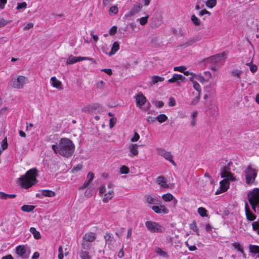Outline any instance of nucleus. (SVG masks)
Here are the masks:
<instances>
[{
	"label": "nucleus",
	"instance_id": "f257e3e1",
	"mask_svg": "<svg viewBox=\"0 0 259 259\" xmlns=\"http://www.w3.org/2000/svg\"><path fill=\"white\" fill-rule=\"evenodd\" d=\"M53 150L55 153L69 157L72 155L74 150V145L72 142L67 138H62L60 140L58 145H53Z\"/></svg>",
	"mask_w": 259,
	"mask_h": 259
},
{
	"label": "nucleus",
	"instance_id": "f03ea898",
	"mask_svg": "<svg viewBox=\"0 0 259 259\" xmlns=\"http://www.w3.org/2000/svg\"><path fill=\"white\" fill-rule=\"evenodd\" d=\"M37 172V169L36 168L28 170L25 175L19 178L18 183L19 185L25 189L31 187L37 182L36 180V177L38 176Z\"/></svg>",
	"mask_w": 259,
	"mask_h": 259
},
{
	"label": "nucleus",
	"instance_id": "7ed1b4c3",
	"mask_svg": "<svg viewBox=\"0 0 259 259\" xmlns=\"http://www.w3.org/2000/svg\"><path fill=\"white\" fill-rule=\"evenodd\" d=\"M248 201L252 209L255 211V207L259 206V189L255 188L248 193Z\"/></svg>",
	"mask_w": 259,
	"mask_h": 259
},
{
	"label": "nucleus",
	"instance_id": "20e7f679",
	"mask_svg": "<svg viewBox=\"0 0 259 259\" xmlns=\"http://www.w3.org/2000/svg\"><path fill=\"white\" fill-rule=\"evenodd\" d=\"M257 170L253 168L250 165L248 166L244 171L247 184L250 185L254 182L257 176Z\"/></svg>",
	"mask_w": 259,
	"mask_h": 259
},
{
	"label": "nucleus",
	"instance_id": "39448f33",
	"mask_svg": "<svg viewBox=\"0 0 259 259\" xmlns=\"http://www.w3.org/2000/svg\"><path fill=\"white\" fill-rule=\"evenodd\" d=\"M145 225L148 230L152 233H162L165 230L163 227L152 221L146 222Z\"/></svg>",
	"mask_w": 259,
	"mask_h": 259
},
{
	"label": "nucleus",
	"instance_id": "423d86ee",
	"mask_svg": "<svg viewBox=\"0 0 259 259\" xmlns=\"http://www.w3.org/2000/svg\"><path fill=\"white\" fill-rule=\"evenodd\" d=\"M225 53L218 54L214 56H212L204 60V62L206 63H222L224 62L226 57Z\"/></svg>",
	"mask_w": 259,
	"mask_h": 259
},
{
	"label": "nucleus",
	"instance_id": "0eeeda50",
	"mask_svg": "<svg viewBox=\"0 0 259 259\" xmlns=\"http://www.w3.org/2000/svg\"><path fill=\"white\" fill-rule=\"evenodd\" d=\"M16 253L22 258L26 259L29 257L30 251L24 245H19L16 248Z\"/></svg>",
	"mask_w": 259,
	"mask_h": 259
},
{
	"label": "nucleus",
	"instance_id": "6e6552de",
	"mask_svg": "<svg viewBox=\"0 0 259 259\" xmlns=\"http://www.w3.org/2000/svg\"><path fill=\"white\" fill-rule=\"evenodd\" d=\"M27 78L22 75L19 76L17 78L13 81L12 87L14 88L22 89L25 84Z\"/></svg>",
	"mask_w": 259,
	"mask_h": 259
},
{
	"label": "nucleus",
	"instance_id": "1a4fd4ad",
	"mask_svg": "<svg viewBox=\"0 0 259 259\" xmlns=\"http://www.w3.org/2000/svg\"><path fill=\"white\" fill-rule=\"evenodd\" d=\"M202 38V36L200 35H196L190 38L187 41L184 42L181 45L183 48H186L188 46H192L195 42L200 41Z\"/></svg>",
	"mask_w": 259,
	"mask_h": 259
},
{
	"label": "nucleus",
	"instance_id": "9d476101",
	"mask_svg": "<svg viewBox=\"0 0 259 259\" xmlns=\"http://www.w3.org/2000/svg\"><path fill=\"white\" fill-rule=\"evenodd\" d=\"M220 190H218L215 192L216 195L226 191L229 188L230 183L229 182L228 180H227L226 179H224V180H222L220 182Z\"/></svg>",
	"mask_w": 259,
	"mask_h": 259
},
{
	"label": "nucleus",
	"instance_id": "9b49d317",
	"mask_svg": "<svg viewBox=\"0 0 259 259\" xmlns=\"http://www.w3.org/2000/svg\"><path fill=\"white\" fill-rule=\"evenodd\" d=\"M152 209L156 213L166 214L168 212V209L163 205L153 206Z\"/></svg>",
	"mask_w": 259,
	"mask_h": 259
},
{
	"label": "nucleus",
	"instance_id": "f8f14e48",
	"mask_svg": "<svg viewBox=\"0 0 259 259\" xmlns=\"http://www.w3.org/2000/svg\"><path fill=\"white\" fill-rule=\"evenodd\" d=\"M146 202L150 204H158L160 200L156 196L146 195L145 196Z\"/></svg>",
	"mask_w": 259,
	"mask_h": 259
},
{
	"label": "nucleus",
	"instance_id": "ddd939ff",
	"mask_svg": "<svg viewBox=\"0 0 259 259\" xmlns=\"http://www.w3.org/2000/svg\"><path fill=\"white\" fill-rule=\"evenodd\" d=\"M186 77L182 74H174L172 77L168 80V82L169 83L180 82L184 81Z\"/></svg>",
	"mask_w": 259,
	"mask_h": 259
},
{
	"label": "nucleus",
	"instance_id": "4468645a",
	"mask_svg": "<svg viewBox=\"0 0 259 259\" xmlns=\"http://www.w3.org/2000/svg\"><path fill=\"white\" fill-rule=\"evenodd\" d=\"M135 98L136 99L137 105L139 107L142 106L146 101L145 97L141 93L137 95Z\"/></svg>",
	"mask_w": 259,
	"mask_h": 259
},
{
	"label": "nucleus",
	"instance_id": "2eb2a0df",
	"mask_svg": "<svg viewBox=\"0 0 259 259\" xmlns=\"http://www.w3.org/2000/svg\"><path fill=\"white\" fill-rule=\"evenodd\" d=\"M142 7V6L140 3L135 4L127 15L128 16H132L135 15L141 11Z\"/></svg>",
	"mask_w": 259,
	"mask_h": 259
},
{
	"label": "nucleus",
	"instance_id": "dca6fc26",
	"mask_svg": "<svg viewBox=\"0 0 259 259\" xmlns=\"http://www.w3.org/2000/svg\"><path fill=\"white\" fill-rule=\"evenodd\" d=\"M249 250L252 256L256 255L257 257H259V246L250 244Z\"/></svg>",
	"mask_w": 259,
	"mask_h": 259
},
{
	"label": "nucleus",
	"instance_id": "f3484780",
	"mask_svg": "<svg viewBox=\"0 0 259 259\" xmlns=\"http://www.w3.org/2000/svg\"><path fill=\"white\" fill-rule=\"evenodd\" d=\"M245 214L246 217V219L249 221H253L255 218L256 216L252 213L249 209L248 205L247 203L245 204Z\"/></svg>",
	"mask_w": 259,
	"mask_h": 259
},
{
	"label": "nucleus",
	"instance_id": "a211bd4d",
	"mask_svg": "<svg viewBox=\"0 0 259 259\" xmlns=\"http://www.w3.org/2000/svg\"><path fill=\"white\" fill-rule=\"evenodd\" d=\"M221 176L222 178L226 179L228 180L231 181L235 180V178L233 177L232 174L230 171L222 169L221 172Z\"/></svg>",
	"mask_w": 259,
	"mask_h": 259
},
{
	"label": "nucleus",
	"instance_id": "6ab92c4d",
	"mask_svg": "<svg viewBox=\"0 0 259 259\" xmlns=\"http://www.w3.org/2000/svg\"><path fill=\"white\" fill-rule=\"evenodd\" d=\"M138 145L137 144H132L128 147L129 151L130 152V156L133 157L137 156L138 154Z\"/></svg>",
	"mask_w": 259,
	"mask_h": 259
},
{
	"label": "nucleus",
	"instance_id": "aec40b11",
	"mask_svg": "<svg viewBox=\"0 0 259 259\" xmlns=\"http://www.w3.org/2000/svg\"><path fill=\"white\" fill-rule=\"evenodd\" d=\"M51 80L52 81V85L53 87L59 90L62 89L61 82L58 80L55 76L52 77Z\"/></svg>",
	"mask_w": 259,
	"mask_h": 259
},
{
	"label": "nucleus",
	"instance_id": "412c9836",
	"mask_svg": "<svg viewBox=\"0 0 259 259\" xmlns=\"http://www.w3.org/2000/svg\"><path fill=\"white\" fill-rule=\"evenodd\" d=\"M96 236L93 232H90L84 234L83 236V240L88 242H92L96 239Z\"/></svg>",
	"mask_w": 259,
	"mask_h": 259
},
{
	"label": "nucleus",
	"instance_id": "4be33fe9",
	"mask_svg": "<svg viewBox=\"0 0 259 259\" xmlns=\"http://www.w3.org/2000/svg\"><path fill=\"white\" fill-rule=\"evenodd\" d=\"M156 182L158 185H160L161 187L164 188L168 187V185L166 184V180L163 176L158 177L157 178Z\"/></svg>",
	"mask_w": 259,
	"mask_h": 259
},
{
	"label": "nucleus",
	"instance_id": "5701e85b",
	"mask_svg": "<svg viewBox=\"0 0 259 259\" xmlns=\"http://www.w3.org/2000/svg\"><path fill=\"white\" fill-rule=\"evenodd\" d=\"M81 61L80 57H74L70 55L66 60V64H72Z\"/></svg>",
	"mask_w": 259,
	"mask_h": 259
},
{
	"label": "nucleus",
	"instance_id": "b1692460",
	"mask_svg": "<svg viewBox=\"0 0 259 259\" xmlns=\"http://www.w3.org/2000/svg\"><path fill=\"white\" fill-rule=\"evenodd\" d=\"M119 49V45L117 41H115L112 46L110 52L109 53L110 56L115 54L116 52Z\"/></svg>",
	"mask_w": 259,
	"mask_h": 259
},
{
	"label": "nucleus",
	"instance_id": "393cba45",
	"mask_svg": "<svg viewBox=\"0 0 259 259\" xmlns=\"http://www.w3.org/2000/svg\"><path fill=\"white\" fill-rule=\"evenodd\" d=\"M35 206L31 205H23L21 207V210L24 212H30L33 211Z\"/></svg>",
	"mask_w": 259,
	"mask_h": 259
},
{
	"label": "nucleus",
	"instance_id": "a878e982",
	"mask_svg": "<svg viewBox=\"0 0 259 259\" xmlns=\"http://www.w3.org/2000/svg\"><path fill=\"white\" fill-rule=\"evenodd\" d=\"M29 231L32 234L35 239H39L41 238L40 233L37 231L35 228L31 227L29 229Z\"/></svg>",
	"mask_w": 259,
	"mask_h": 259
},
{
	"label": "nucleus",
	"instance_id": "bb28decb",
	"mask_svg": "<svg viewBox=\"0 0 259 259\" xmlns=\"http://www.w3.org/2000/svg\"><path fill=\"white\" fill-rule=\"evenodd\" d=\"M113 190H110L108 193L105 194L103 201L104 202H107L113 197Z\"/></svg>",
	"mask_w": 259,
	"mask_h": 259
},
{
	"label": "nucleus",
	"instance_id": "cd10ccee",
	"mask_svg": "<svg viewBox=\"0 0 259 259\" xmlns=\"http://www.w3.org/2000/svg\"><path fill=\"white\" fill-rule=\"evenodd\" d=\"M162 198L166 202L170 201L171 200H172L174 199V201L177 202V200L174 198V196L170 193H167L165 194H164L162 196Z\"/></svg>",
	"mask_w": 259,
	"mask_h": 259
},
{
	"label": "nucleus",
	"instance_id": "c85d7f7f",
	"mask_svg": "<svg viewBox=\"0 0 259 259\" xmlns=\"http://www.w3.org/2000/svg\"><path fill=\"white\" fill-rule=\"evenodd\" d=\"M95 105H87L81 108V111L84 112H93L94 109H95Z\"/></svg>",
	"mask_w": 259,
	"mask_h": 259
},
{
	"label": "nucleus",
	"instance_id": "c756f323",
	"mask_svg": "<svg viewBox=\"0 0 259 259\" xmlns=\"http://www.w3.org/2000/svg\"><path fill=\"white\" fill-rule=\"evenodd\" d=\"M163 157L167 160L170 161L173 165H176V164L175 162L173 160V156L171 154L170 152L167 151L165 154H164Z\"/></svg>",
	"mask_w": 259,
	"mask_h": 259
},
{
	"label": "nucleus",
	"instance_id": "7c9ffc66",
	"mask_svg": "<svg viewBox=\"0 0 259 259\" xmlns=\"http://www.w3.org/2000/svg\"><path fill=\"white\" fill-rule=\"evenodd\" d=\"M198 115V112L195 111L193 112L191 114V125L192 126H194L196 124L197 116Z\"/></svg>",
	"mask_w": 259,
	"mask_h": 259
},
{
	"label": "nucleus",
	"instance_id": "2f4dec72",
	"mask_svg": "<svg viewBox=\"0 0 259 259\" xmlns=\"http://www.w3.org/2000/svg\"><path fill=\"white\" fill-rule=\"evenodd\" d=\"M42 194L44 196L51 197L55 196V192L49 190H42Z\"/></svg>",
	"mask_w": 259,
	"mask_h": 259
},
{
	"label": "nucleus",
	"instance_id": "473e14b6",
	"mask_svg": "<svg viewBox=\"0 0 259 259\" xmlns=\"http://www.w3.org/2000/svg\"><path fill=\"white\" fill-rule=\"evenodd\" d=\"M164 78L163 77H160L159 76L154 75L152 78V81L151 83L152 84H154L158 82L163 81Z\"/></svg>",
	"mask_w": 259,
	"mask_h": 259
},
{
	"label": "nucleus",
	"instance_id": "72a5a7b5",
	"mask_svg": "<svg viewBox=\"0 0 259 259\" xmlns=\"http://www.w3.org/2000/svg\"><path fill=\"white\" fill-rule=\"evenodd\" d=\"M155 118L159 122L162 123L167 119V117L165 114H161L156 116Z\"/></svg>",
	"mask_w": 259,
	"mask_h": 259
},
{
	"label": "nucleus",
	"instance_id": "f704fd0d",
	"mask_svg": "<svg viewBox=\"0 0 259 259\" xmlns=\"http://www.w3.org/2000/svg\"><path fill=\"white\" fill-rule=\"evenodd\" d=\"M190 80L193 82V86L194 89L197 91L199 94L201 92V88L199 84L196 81H194L192 78H190Z\"/></svg>",
	"mask_w": 259,
	"mask_h": 259
},
{
	"label": "nucleus",
	"instance_id": "c9c22d12",
	"mask_svg": "<svg viewBox=\"0 0 259 259\" xmlns=\"http://www.w3.org/2000/svg\"><path fill=\"white\" fill-rule=\"evenodd\" d=\"M205 4L207 7L212 8L216 5L217 1L216 0H207Z\"/></svg>",
	"mask_w": 259,
	"mask_h": 259
},
{
	"label": "nucleus",
	"instance_id": "e433bc0d",
	"mask_svg": "<svg viewBox=\"0 0 259 259\" xmlns=\"http://www.w3.org/2000/svg\"><path fill=\"white\" fill-rule=\"evenodd\" d=\"M80 256L81 259H90L91 257L88 251L82 250L80 252Z\"/></svg>",
	"mask_w": 259,
	"mask_h": 259
},
{
	"label": "nucleus",
	"instance_id": "4c0bfd02",
	"mask_svg": "<svg viewBox=\"0 0 259 259\" xmlns=\"http://www.w3.org/2000/svg\"><path fill=\"white\" fill-rule=\"evenodd\" d=\"M206 212L207 210L205 208L203 207H199L198 209V212L199 215L202 217H206Z\"/></svg>",
	"mask_w": 259,
	"mask_h": 259
},
{
	"label": "nucleus",
	"instance_id": "58836bf2",
	"mask_svg": "<svg viewBox=\"0 0 259 259\" xmlns=\"http://www.w3.org/2000/svg\"><path fill=\"white\" fill-rule=\"evenodd\" d=\"M242 73V71L240 70H233L231 71V75L233 76H236L240 78V75Z\"/></svg>",
	"mask_w": 259,
	"mask_h": 259
},
{
	"label": "nucleus",
	"instance_id": "ea45409f",
	"mask_svg": "<svg viewBox=\"0 0 259 259\" xmlns=\"http://www.w3.org/2000/svg\"><path fill=\"white\" fill-rule=\"evenodd\" d=\"M191 20L195 25L198 26L200 25V20L196 17L194 15L191 16Z\"/></svg>",
	"mask_w": 259,
	"mask_h": 259
},
{
	"label": "nucleus",
	"instance_id": "a19ab883",
	"mask_svg": "<svg viewBox=\"0 0 259 259\" xmlns=\"http://www.w3.org/2000/svg\"><path fill=\"white\" fill-rule=\"evenodd\" d=\"M156 252L158 254H159V255H161V256H163V257H166V256H167V253H166V252H165V251H163V250H162L161 248H157L156 249Z\"/></svg>",
	"mask_w": 259,
	"mask_h": 259
},
{
	"label": "nucleus",
	"instance_id": "79ce46f5",
	"mask_svg": "<svg viewBox=\"0 0 259 259\" xmlns=\"http://www.w3.org/2000/svg\"><path fill=\"white\" fill-rule=\"evenodd\" d=\"M253 230L256 231L257 234L259 235V223L258 222H254L252 224Z\"/></svg>",
	"mask_w": 259,
	"mask_h": 259
},
{
	"label": "nucleus",
	"instance_id": "37998d69",
	"mask_svg": "<svg viewBox=\"0 0 259 259\" xmlns=\"http://www.w3.org/2000/svg\"><path fill=\"white\" fill-rule=\"evenodd\" d=\"M129 171V168L125 165H122L120 168V172L122 174H127Z\"/></svg>",
	"mask_w": 259,
	"mask_h": 259
},
{
	"label": "nucleus",
	"instance_id": "c03bdc74",
	"mask_svg": "<svg viewBox=\"0 0 259 259\" xmlns=\"http://www.w3.org/2000/svg\"><path fill=\"white\" fill-rule=\"evenodd\" d=\"M190 228L191 230H193L195 232H197V235H199V233H198V229L197 228V227L196 226V223L195 222H193L192 224H191L190 225Z\"/></svg>",
	"mask_w": 259,
	"mask_h": 259
},
{
	"label": "nucleus",
	"instance_id": "a18cd8bd",
	"mask_svg": "<svg viewBox=\"0 0 259 259\" xmlns=\"http://www.w3.org/2000/svg\"><path fill=\"white\" fill-rule=\"evenodd\" d=\"M149 17L148 15L142 17L140 19V23L141 25H145L147 23V20Z\"/></svg>",
	"mask_w": 259,
	"mask_h": 259
},
{
	"label": "nucleus",
	"instance_id": "49530a36",
	"mask_svg": "<svg viewBox=\"0 0 259 259\" xmlns=\"http://www.w3.org/2000/svg\"><path fill=\"white\" fill-rule=\"evenodd\" d=\"M157 153L158 155L163 156H164V154L166 153L167 151L165 150L164 149L162 148H158L156 149Z\"/></svg>",
	"mask_w": 259,
	"mask_h": 259
},
{
	"label": "nucleus",
	"instance_id": "de8ad7c7",
	"mask_svg": "<svg viewBox=\"0 0 259 259\" xmlns=\"http://www.w3.org/2000/svg\"><path fill=\"white\" fill-rule=\"evenodd\" d=\"M27 7V4L26 2H22L21 3H18L16 9L20 10L22 9H25Z\"/></svg>",
	"mask_w": 259,
	"mask_h": 259
},
{
	"label": "nucleus",
	"instance_id": "09e8293b",
	"mask_svg": "<svg viewBox=\"0 0 259 259\" xmlns=\"http://www.w3.org/2000/svg\"><path fill=\"white\" fill-rule=\"evenodd\" d=\"M153 104L158 108H161L164 105L163 102L160 101H155L153 102Z\"/></svg>",
	"mask_w": 259,
	"mask_h": 259
},
{
	"label": "nucleus",
	"instance_id": "8fccbe9b",
	"mask_svg": "<svg viewBox=\"0 0 259 259\" xmlns=\"http://www.w3.org/2000/svg\"><path fill=\"white\" fill-rule=\"evenodd\" d=\"M186 69V67L184 66L175 67L174 70L183 72Z\"/></svg>",
	"mask_w": 259,
	"mask_h": 259
},
{
	"label": "nucleus",
	"instance_id": "3c124183",
	"mask_svg": "<svg viewBox=\"0 0 259 259\" xmlns=\"http://www.w3.org/2000/svg\"><path fill=\"white\" fill-rule=\"evenodd\" d=\"M82 165L81 164H77L76 166L73 167L72 169V172H76L78 171H79L82 168Z\"/></svg>",
	"mask_w": 259,
	"mask_h": 259
},
{
	"label": "nucleus",
	"instance_id": "603ef678",
	"mask_svg": "<svg viewBox=\"0 0 259 259\" xmlns=\"http://www.w3.org/2000/svg\"><path fill=\"white\" fill-rule=\"evenodd\" d=\"M10 22L11 21L6 20L4 19H0V27L4 26Z\"/></svg>",
	"mask_w": 259,
	"mask_h": 259
},
{
	"label": "nucleus",
	"instance_id": "864d4df0",
	"mask_svg": "<svg viewBox=\"0 0 259 259\" xmlns=\"http://www.w3.org/2000/svg\"><path fill=\"white\" fill-rule=\"evenodd\" d=\"M139 135L137 132H135L134 133L133 137L131 139V141L132 142H137L139 139Z\"/></svg>",
	"mask_w": 259,
	"mask_h": 259
},
{
	"label": "nucleus",
	"instance_id": "5fc2aeb1",
	"mask_svg": "<svg viewBox=\"0 0 259 259\" xmlns=\"http://www.w3.org/2000/svg\"><path fill=\"white\" fill-rule=\"evenodd\" d=\"M109 12L111 13L116 14L118 12V8L116 6L111 7L109 9Z\"/></svg>",
	"mask_w": 259,
	"mask_h": 259
},
{
	"label": "nucleus",
	"instance_id": "6e6d98bb",
	"mask_svg": "<svg viewBox=\"0 0 259 259\" xmlns=\"http://www.w3.org/2000/svg\"><path fill=\"white\" fill-rule=\"evenodd\" d=\"M200 99V94L196 97L191 102V105H195L198 104Z\"/></svg>",
	"mask_w": 259,
	"mask_h": 259
},
{
	"label": "nucleus",
	"instance_id": "4d7b16f0",
	"mask_svg": "<svg viewBox=\"0 0 259 259\" xmlns=\"http://www.w3.org/2000/svg\"><path fill=\"white\" fill-rule=\"evenodd\" d=\"M91 245L88 243V241L83 240L82 243V247L83 249H89L90 248Z\"/></svg>",
	"mask_w": 259,
	"mask_h": 259
},
{
	"label": "nucleus",
	"instance_id": "13d9d810",
	"mask_svg": "<svg viewBox=\"0 0 259 259\" xmlns=\"http://www.w3.org/2000/svg\"><path fill=\"white\" fill-rule=\"evenodd\" d=\"M94 177V174L92 172H89L87 176V180L91 183Z\"/></svg>",
	"mask_w": 259,
	"mask_h": 259
},
{
	"label": "nucleus",
	"instance_id": "bf43d9fd",
	"mask_svg": "<svg viewBox=\"0 0 259 259\" xmlns=\"http://www.w3.org/2000/svg\"><path fill=\"white\" fill-rule=\"evenodd\" d=\"M117 27L114 26H112L110 30H109V33L110 35H113L115 34V33L117 31Z\"/></svg>",
	"mask_w": 259,
	"mask_h": 259
},
{
	"label": "nucleus",
	"instance_id": "052dcab7",
	"mask_svg": "<svg viewBox=\"0 0 259 259\" xmlns=\"http://www.w3.org/2000/svg\"><path fill=\"white\" fill-rule=\"evenodd\" d=\"M91 182L87 180L84 182L82 186L80 187V190H83L90 186Z\"/></svg>",
	"mask_w": 259,
	"mask_h": 259
},
{
	"label": "nucleus",
	"instance_id": "680f3d73",
	"mask_svg": "<svg viewBox=\"0 0 259 259\" xmlns=\"http://www.w3.org/2000/svg\"><path fill=\"white\" fill-rule=\"evenodd\" d=\"M116 119L113 117L110 119L109 126L111 128L113 127L116 123Z\"/></svg>",
	"mask_w": 259,
	"mask_h": 259
},
{
	"label": "nucleus",
	"instance_id": "e2e57ef3",
	"mask_svg": "<svg viewBox=\"0 0 259 259\" xmlns=\"http://www.w3.org/2000/svg\"><path fill=\"white\" fill-rule=\"evenodd\" d=\"M257 66L254 64H251L250 67V70L252 73H254L257 71Z\"/></svg>",
	"mask_w": 259,
	"mask_h": 259
},
{
	"label": "nucleus",
	"instance_id": "0e129e2a",
	"mask_svg": "<svg viewBox=\"0 0 259 259\" xmlns=\"http://www.w3.org/2000/svg\"><path fill=\"white\" fill-rule=\"evenodd\" d=\"M33 27V24L32 23H28L25 25L24 27V30H28Z\"/></svg>",
	"mask_w": 259,
	"mask_h": 259
},
{
	"label": "nucleus",
	"instance_id": "69168bd1",
	"mask_svg": "<svg viewBox=\"0 0 259 259\" xmlns=\"http://www.w3.org/2000/svg\"><path fill=\"white\" fill-rule=\"evenodd\" d=\"M104 84H105V82L101 80L97 83V87L98 88L103 89L104 88Z\"/></svg>",
	"mask_w": 259,
	"mask_h": 259
},
{
	"label": "nucleus",
	"instance_id": "338daca9",
	"mask_svg": "<svg viewBox=\"0 0 259 259\" xmlns=\"http://www.w3.org/2000/svg\"><path fill=\"white\" fill-rule=\"evenodd\" d=\"M176 104L175 100L173 98H169V102H168V105L169 106H174Z\"/></svg>",
	"mask_w": 259,
	"mask_h": 259
},
{
	"label": "nucleus",
	"instance_id": "774afa93",
	"mask_svg": "<svg viewBox=\"0 0 259 259\" xmlns=\"http://www.w3.org/2000/svg\"><path fill=\"white\" fill-rule=\"evenodd\" d=\"M0 198L2 199H7L8 194L3 192H0Z\"/></svg>",
	"mask_w": 259,
	"mask_h": 259
}]
</instances>
